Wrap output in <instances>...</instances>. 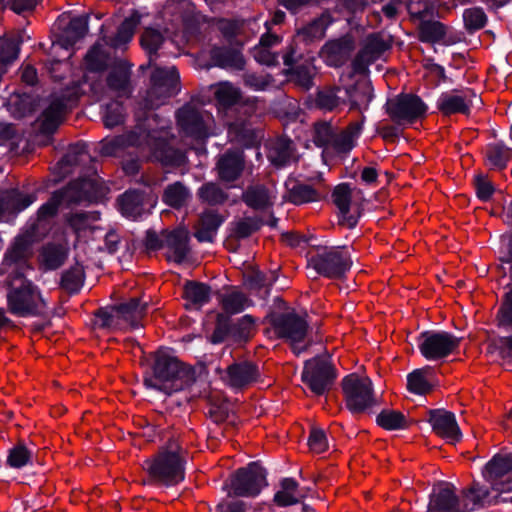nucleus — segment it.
<instances>
[{
  "mask_svg": "<svg viewBox=\"0 0 512 512\" xmlns=\"http://www.w3.org/2000/svg\"><path fill=\"white\" fill-rule=\"evenodd\" d=\"M169 134L166 121L158 115L149 113L143 119L137 115L135 129L126 135L103 140L100 153L111 156L117 154L120 148L135 146L163 164L180 165L184 161V154L169 146Z\"/></svg>",
  "mask_w": 512,
  "mask_h": 512,
  "instance_id": "f257e3e1",
  "label": "nucleus"
},
{
  "mask_svg": "<svg viewBox=\"0 0 512 512\" xmlns=\"http://www.w3.org/2000/svg\"><path fill=\"white\" fill-rule=\"evenodd\" d=\"M28 250L27 240L17 238L3 262V266L9 273L7 308L10 313L18 317L38 316L46 308V303L38 287L25 276V271L29 269L26 262Z\"/></svg>",
  "mask_w": 512,
  "mask_h": 512,
  "instance_id": "f03ea898",
  "label": "nucleus"
},
{
  "mask_svg": "<svg viewBox=\"0 0 512 512\" xmlns=\"http://www.w3.org/2000/svg\"><path fill=\"white\" fill-rule=\"evenodd\" d=\"M194 380L192 368L181 362L171 352L158 350L154 354L152 375L144 378V384L147 388L170 395L185 389Z\"/></svg>",
  "mask_w": 512,
  "mask_h": 512,
  "instance_id": "7ed1b4c3",
  "label": "nucleus"
},
{
  "mask_svg": "<svg viewBox=\"0 0 512 512\" xmlns=\"http://www.w3.org/2000/svg\"><path fill=\"white\" fill-rule=\"evenodd\" d=\"M187 452L177 440H169L157 454L144 462L149 481L166 486L176 485L184 479Z\"/></svg>",
  "mask_w": 512,
  "mask_h": 512,
  "instance_id": "20e7f679",
  "label": "nucleus"
},
{
  "mask_svg": "<svg viewBox=\"0 0 512 512\" xmlns=\"http://www.w3.org/2000/svg\"><path fill=\"white\" fill-rule=\"evenodd\" d=\"M178 84L179 75L174 67H156L151 74V86L144 98V108L150 110L163 105L178 92Z\"/></svg>",
  "mask_w": 512,
  "mask_h": 512,
  "instance_id": "39448f33",
  "label": "nucleus"
},
{
  "mask_svg": "<svg viewBox=\"0 0 512 512\" xmlns=\"http://www.w3.org/2000/svg\"><path fill=\"white\" fill-rule=\"evenodd\" d=\"M177 125L185 137L204 140L210 134L212 115L194 104H186L176 113Z\"/></svg>",
  "mask_w": 512,
  "mask_h": 512,
  "instance_id": "423d86ee",
  "label": "nucleus"
},
{
  "mask_svg": "<svg viewBox=\"0 0 512 512\" xmlns=\"http://www.w3.org/2000/svg\"><path fill=\"white\" fill-rule=\"evenodd\" d=\"M332 198L339 210V223L353 228L357 224L365 201L363 192L348 184H340L335 187Z\"/></svg>",
  "mask_w": 512,
  "mask_h": 512,
  "instance_id": "0eeeda50",
  "label": "nucleus"
},
{
  "mask_svg": "<svg viewBox=\"0 0 512 512\" xmlns=\"http://www.w3.org/2000/svg\"><path fill=\"white\" fill-rule=\"evenodd\" d=\"M351 264L349 255L338 248H319L308 260L309 267L328 278H340Z\"/></svg>",
  "mask_w": 512,
  "mask_h": 512,
  "instance_id": "6e6552de",
  "label": "nucleus"
},
{
  "mask_svg": "<svg viewBox=\"0 0 512 512\" xmlns=\"http://www.w3.org/2000/svg\"><path fill=\"white\" fill-rule=\"evenodd\" d=\"M347 408L360 413L375 404L372 382L368 377L350 374L342 381Z\"/></svg>",
  "mask_w": 512,
  "mask_h": 512,
  "instance_id": "1a4fd4ad",
  "label": "nucleus"
},
{
  "mask_svg": "<svg viewBox=\"0 0 512 512\" xmlns=\"http://www.w3.org/2000/svg\"><path fill=\"white\" fill-rule=\"evenodd\" d=\"M267 485L266 472L257 463L252 462L241 468L231 477L228 495L254 497Z\"/></svg>",
  "mask_w": 512,
  "mask_h": 512,
  "instance_id": "9d476101",
  "label": "nucleus"
},
{
  "mask_svg": "<svg viewBox=\"0 0 512 512\" xmlns=\"http://www.w3.org/2000/svg\"><path fill=\"white\" fill-rule=\"evenodd\" d=\"M271 324L276 334L287 339L295 353H300L305 349V345L300 346L304 342L307 334V322L294 312H285L274 314L271 317Z\"/></svg>",
  "mask_w": 512,
  "mask_h": 512,
  "instance_id": "9b49d317",
  "label": "nucleus"
},
{
  "mask_svg": "<svg viewBox=\"0 0 512 512\" xmlns=\"http://www.w3.org/2000/svg\"><path fill=\"white\" fill-rule=\"evenodd\" d=\"M427 107L413 94H400L386 103V111L392 121L402 125L424 117Z\"/></svg>",
  "mask_w": 512,
  "mask_h": 512,
  "instance_id": "f8f14e48",
  "label": "nucleus"
},
{
  "mask_svg": "<svg viewBox=\"0 0 512 512\" xmlns=\"http://www.w3.org/2000/svg\"><path fill=\"white\" fill-rule=\"evenodd\" d=\"M459 338L447 332L426 331L419 337L418 347L427 360H439L459 346Z\"/></svg>",
  "mask_w": 512,
  "mask_h": 512,
  "instance_id": "ddd939ff",
  "label": "nucleus"
},
{
  "mask_svg": "<svg viewBox=\"0 0 512 512\" xmlns=\"http://www.w3.org/2000/svg\"><path fill=\"white\" fill-rule=\"evenodd\" d=\"M483 477L498 493L512 491V455L497 454L486 465Z\"/></svg>",
  "mask_w": 512,
  "mask_h": 512,
  "instance_id": "4468645a",
  "label": "nucleus"
},
{
  "mask_svg": "<svg viewBox=\"0 0 512 512\" xmlns=\"http://www.w3.org/2000/svg\"><path fill=\"white\" fill-rule=\"evenodd\" d=\"M336 377L335 371L328 360L314 358L306 362L302 380L317 395L328 390Z\"/></svg>",
  "mask_w": 512,
  "mask_h": 512,
  "instance_id": "2eb2a0df",
  "label": "nucleus"
},
{
  "mask_svg": "<svg viewBox=\"0 0 512 512\" xmlns=\"http://www.w3.org/2000/svg\"><path fill=\"white\" fill-rule=\"evenodd\" d=\"M217 372L227 386L237 390L247 388L260 377L257 365L247 360L235 361L225 370L217 369Z\"/></svg>",
  "mask_w": 512,
  "mask_h": 512,
  "instance_id": "dca6fc26",
  "label": "nucleus"
},
{
  "mask_svg": "<svg viewBox=\"0 0 512 512\" xmlns=\"http://www.w3.org/2000/svg\"><path fill=\"white\" fill-rule=\"evenodd\" d=\"M428 512H470V507L466 499L457 497L452 485L441 483L430 495Z\"/></svg>",
  "mask_w": 512,
  "mask_h": 512,
  "instance_id": "f3484780",
  "label": "nucleus"
},
{
  "mask_svg": "<svg viewBox=\"0 0 512 512\" xmlns=\"http://www.w3.org/2000/svg\"><path fill=\"white\" fill-rule=\"evenodd\" d=\"M355 49L353 36L346 34L338 39L328 41L321 49V56L330 66H341L348 61Z\"/></svg>",
  "mask_w": 512,
  "mask_h": 512,
  "instance_id": "a211bd4d",
  "label": "nucleus"
},
{
  "mask_svg": "<svg viewBox=\"0 0 512 512\" xmlns=\"http://www.w3.org/2000/svg\"><path fill=\"white\" fill-rule=\"evenodd\" d=\"M389 47L390 44L382 35L377 33L369 35L365 40L364 47L353 60L354 71L365 72L368 65L379 58Z\"/></svg>",
  "mask_w": 512,
  "mask_h": 512,
  "instance_id": "6ab92c4d",
  "label": "nucleus"
},
{
  "mask_svg": "<svg viewBox=\"0 0 512 512\" xmlns=\"http://www.w3.org/2000/svg\"><path fill=\"white\" fill-rule=\"evenodd\" d=\"M429 422L437 435L451 443L458 442L462 437L455 415L452 412L444 409L430 410Z\"/></svg>",
  "mask_w": 512,
  "mask_h": 512,
  "instance_id": "aec40b11",
  "label": "nucleus"
},
{
  "mask_svg": "<svg viewBox=\"0 0 512 512\" xmlns=\"http://www.w3.org/2000/svg\"><path fill=\"white\" fill-rule=\"evenodd\" d=\"M189 239V232L184 228L165 231L164 241L167 260L178 264L186 261L190 253Z\"/></svg>",
  "mask_w": 512,
  "mask_h": 512,
  "instance_id": "412c9836",
  "label": "nucleus"
},
{
  "mask_svg": "<svg viewBox=\"0 0 512 512\" xmlns=\"http://www.w3.org/2000/svg\"><path fill=\"white\" fill-rule=\"evenodd\" d=\"M245 166L244 154L241 151H227L221 155L216 164L218 177L229 183L237 180Z\"/></svg>",
  "mask_w": 512,
  "mask_h": 512,
  "instance_id": "4be33fe9",
  "label": "nucleus"
},
{
  "mask_svg": "<svg viewBox=\"0 0 512 512\" xmlns=\"http://www.w3.org/2000/svg\"><path fill=\"white\" fill-rule=\"evenodd\" d=\"M95 186L94 180L83 178L71 182L67 187L57 192L61 195L63 202L72 204L95 198L97 196Z\"/></svg>",
  "mask_w": 512,
  "mask_h": 512,
  "instance_id": "5701e85b",
  "label": "nucleus"
},
{
  "mask_svg": "<svg viewBox=\"0 0 512 512\" xmlns=\"http://www.w3.org/2000/svg\"><path fill=\"white\" fill-rule=\"evenodd\" d=\"M267 157L269 161L282 167L296 160L295 147L288 138L280 137L267 142Z\"/></svg>",
  "mask_w": 512,
  "mask_h": 512,
  "instance_id": "b1692460",
  "label": "nucleus"
},
{
  "mask_svg": "<svg viewBox=\"0 0 512 512\" xmlns=\"http://www.w3.org/2000/svg\"><path fill=\"white\" fill-rule=\"evenodd\" d=\"M276 198L273 185L252 184L242 195L245 204L255 210H263L273 205Z\"/></svg>",
  "mask_w": 512,
  "mask_h": 512,
  "instance_id": "393cba45",
  "label": "nucleus"
},
{
  "mask_svg": "<svg viewBox=\"0 0 512 512\" xmlns=\"http://www.w3.org/2000/svg\"><path fill=\"white\" fill-rule=\"evenodd\" d=\"M131 69L123 60L117 61L107 77V86L117 96H128L131 93Z\"/></svg>",
  "mask_w": 512,
  "mask_h": 512,
  "instance_id": "a878e982",
  "label": "nucleus"
},
{
  "mask_svg": "<svg viewBox=\"0 0 512 512\" xmlns=\"http://www.w3.org/2000/svg\"><path fill=\"white\" fill-rule=\"evenodd\" d=\"M210 58L215 66L230 70H243L246 61L242 53L235 48L214 47L210 51Z\"/></svg>",
  "mask_w": 512,
  "mask_h": 512,
  "instance_id": "bb28decb",
  "label": "nucleus"
},
{
  "mask_svg": "<svg viewBox=\"0 0 512 512\" xmlns=\"http://www.w3.org/2000/svg\"><path fill=\"white\" fill-rule=\"evenodd\" d=\"M472 100L467 93L450 92L444 93L440 96L437 102L438 109L444 115H451L455 113L468 114Z\"/></svg>",
  "mask_w": 512,
  "mask_h": 512,
  "instance_id": "cd10ccee",
  "label": "nucleus"
},
{
  "mask_svg": "<svg viewBox=\"0 0 512 512\" xmlns=\"http://www.w3.org/2000/svg\"><path fill=\"white\" fill-rule=\"evenodd\" d=\"M362 129V122H353L346 129L335 130V137L331 141L329 150L335 153H347L355 145V140L359 136Z\"/></svg>",
  "mask_w": 512,
  "mask_h": 512,
  "instance_id": "c85d7f7f",
  "label": "nucleus"
},
{
  "mask_svg": "<svg viewBox=\"0 0 512 512\" xmlns=\"http://www.w3.org/2000/svg\"><path fill=\"white\" fill-rule=\"evenodd\" d=\"M68 99L64 96H54L49 106L42 114V129L47 132L53 131L61 122L68 107Z\"/></svg>",
  "mask_w": 512,
  "mask_h": 512,
  "instance_id": "c756f323",
  "label": "nucleus"
},
{
  "mask_svg": "<svg viewBox=\"0 0 512 512\" xmlns=\"http://www.w3.org/2000/svg\"><path fill=\"white\" fill-rule=\"evenodd\" d=\"M118 307L121 310L126 329H135L141 326V321L146 314L147 302H143L140 298H131Z\"/></svg>",
  "mask_w": 512,
  "mask_h": 512,
  "instance_id": "7c9ffc66",
  "label": "nucleus"
},
{
  "mask_svg": "<svg viewBox=\"0 0 512 512\" xmlns=\"http://www.w3.org/2000/svg\"><path fill=\"white\" fill-rule=\"evenodd\" d=\"M221 223L222 218L218 213L206 211L201 214L194 235L200 242H212Z\"/></svg>",
  "mask_w": 512,
  "mask_h": 512,
  "instance_id": "2f4dec72",
  "label": "nucleus"
},
{
  "mask_svg": "<svg viewBox=\"0 0 512 512\" xmlns=\"http://www.w3.org/2000/svg\"><path fill=\"white\" fill-rule=\"evenodd\" d=\"M94 326L102 329H126L118 305L99 309L95 313Z\"/></svg>",
  "mask_w": 512,
  "mask_h": 512,
  "instance_id": "473e14b6",
  "label": "nucleus"
},
{
  "mask_svg": "<svg viewBox=\"0 0 512 512\" xmlns=\"http://www.w3.org/2000/svg\"><path fill=\"white\" fill-rule=\"evenodd\" d=\"M304 497L298 489V483L292 478H284L280 490L274 495V502L279 507L297 504Z\"/></svg>",
  "mask_w": 512,
  "mask_h": 512,
  "instance_id": "72a5a7b5",
  "label": "nucleus"
},
{
  "mask_svg": "<svg viewBox=\"0 0 512 512\" xmlns=\"http://www.w3.org/2000/svg\"><path fill=\"white\" fill-rule=\"evenodd\" d=\"M191 198L190 190L182 183L169 184L163 191L162 201L172 207L179 209L186 205Z\"/></svg>",
  "mask_w": 512,
  "mask_h": 512,
  "instance_id": "f704fd0d",
  "label": "nucleus"
},
{
  "mask_svg": "<svg viewBox=\"0 0 512 512\" xmlns=\"http://www.w3.org/2000/svg\"><path fill=\"white\" fill-rule=\"evenodd\" d=\"M210 294V287L203 283L189 281L184 286L183 296L187 301V307H201L209 301Z\"/></svg>",
  "mask_w": 512,
  "mask_h": 512,
  "instance_id": "c9c22d12",
  "label": "nucleus"
},
{
  "mask_svg": "<svg viewBox=\"0 0 512 512\" xmlns=\"http://www.w3.org/2000/svg\"><path fill=\"white\" fill-rule=\"evenodd\" d=\"M325 190L319 185L312 187L306 184H296L288 192V200L294 204H303L307 202L318 201Z\"/></svg>",
  "mask_w": 512,
  "mask_h": 512,
  "instance_id": "e433bc0d",
  "label": "nucleus"
},
{
  "mask_svg": "<svg viewBox=\"0 0 512 512\" xmlns=\"http://www.w3.org/2000/svg\"><path fill=\"white\" fill-rule=\"evenodd\" d=\"M217 102L223 107L236 104L241 98V91L231 82L223 81L211 86Z\"/></svg>",
  "mask_w": 512,
  "mask_h": 512,
  "instance_id": "4c0bfd02",
  "label": "nucleus"
},
{
  "mask_svg": "<svg viewBox=\"0 0 512 512\" xmlns=\"http://www.w3.org/2000/svg\"><path fill=\"white\" fill-rule=\"evenodd\" d=\"M23 42V33L18 32L10 37L0 40V63L3 66L14 62L19 55L20 45Z\"/></svg>",
  "mask_w": 512,
  "mask_h": 512,
  "instance_id": "58836bf2",
  "label": "nucleus"
},
{
  "mask_svg": "<svg viewBox=\"0 0 512 512\" xmlns=\"http://www.w3.org/2000/svg\"><path fill=\"white\" fill-rule=\"evenodd\" d=\"M334 127L330 122L327 121H317L313 124L312 127V141L313 143L320 148H323L325 151H329V146L333 137H335Z\"/></svg>",
  "mask_w": 512,
  "mask_h": 512,
  "instance_id": "ea45409f",
  "label": "nucleus"
},
{
  "mask_svg": "<svg viewBox=\"0 0 512 512\" xmlns=\"http://www.w3.org/2000/svg\"><path fill=\"white\" fill-rule=\"evenodd\" d=\"M220 304L226 314L233 315L242 312L246 307L251 305V301L239 291H231L223 294Z\"/></svg>",
  "mask_w": 512,
  "mask_h": 512,
  "instance_id": "a19ab883",
  "label": "nucleus"
},
{
  "mask_svg": "<svg viewBox=\"0 0 512 512\" xmlns=\"http://www.w3.org/2000/svg\"><path fill=\"white\" fill-rule=\"evenodd\" d=\"M140 20V14L138 12H133L131 16L122 22L110 44L117 48L128 43L134 35L135 28L140 24Z\"/></svg>",
  "mask_w": 512,
  "mask_h": 512,
  "instance_id": "79ce46f5",
  "label": "nucleus"
},
{
  "mask_svg": "<svg viewBox=\"0 0 512 512\" xmlns=\"http://www.w3.org/2000/svg\"><path fill=\"white\" fill-rule=\"evenodd\" d=\"M118 202L123 215L131 218H136L141 215L143 199L139 192L128 191L120 196Z\"/></svg>",
  "mask_w": 512,
  "mask_h": 512,
  "instance_id": "37998d69",
  "label": "nucleus"
},
{
  "mask_svg": "<svg viewBox=\"0 0 512 512\" xmlns=\"http://www.w3.org/2000/svg\"><path fill=\"white\" fill-rule=\"evenodd\" d=\"M199 199L208 205H221L228 199V194L216 183L208 182L198 190Z\"/></svg>",
  "mask_w": 512,
  "mask_h": 512,
  "instance_id": "c03bdc74",
  "label": "nucleus"
},
{
  "mask_svg": "<svg viewBox=\"0 0 512 512\" xmlns=\"http://www.w3.org/2000/svg\"><path fill=\"white\" fill-rule=\"evenodd\" d=\"M108 54L102 49L100 44H95L86 54L84 64L88 71L100 72L108 66Z\"/></svg>",
  "mask_w": 512,
  "mask_h": 512,
  "instance_id": "a18cd8bd",
  "label": "nucleus"
},
{
  "mask_svg": "<svg viewBox=\"0 0 512 512\" xmlns=\"http://www.w3.org/2000/svg\"><path fill=\"white\" fill-rule=\"evenodd\" d=\"M99 219L97 212H75L67 215V222L73 231L80 235L87 229L93 228V224Z\"/></svg>",
  "mask_w": 512,
  "mask_h": 512,
  "instance_id": "49530a36",
  "label": "nucleus"
},
{
  "mask_svg": "<svg viewBox=\"0 0 512 512\" xmlns=\"http://www.w3.org/2000/svg\"><path fill=\"white\" fill-rule=\"evenodd\" d=\"M429 368L416 369L407 377V388L415 394H427L432 390V385L427 379Z\"/></svg>",
  "mask_w": 512,
  "mask_h": 512,
  "instance_id": "de8ad7c7",
  "label": "nucleus"
},
{
  "mask_svg": "<svg viewBox=\"0 0 512 512\" xmlns=\"http://www.w3.org/2000/svg\"><path fill=\"white\" fill-rule=\"evenodd\" d=\"M84 282V269L81 265L76 264L69 270L65 271L62 279L61 286L69 293L79 291Z\"/></svg>",
  "mask_w": 512,
  "mask_h": 512,
  "instance_id": "09e8293b",
  "label": "nucleus"
},
{
  "mask_svg": "<svg viewBox=\"0 0 512 512\" xmlns=\"http://www.w3.org/2000/svg\"><path fill=\"white\" fill-rule=\"evenodd\" d=\"M339 87L324 88L317 93L316 106L322 110L332 111L342 102V98L338 96Z\"/></svg>",
  "mask_w": 512,
  "mask_h": 512,
  "instance_id": "8fccbe9b",
  "label": "nucleus"
},
{
  "mask_svg": "<svg viewBox=\"0 0 512 512\" xmlns=\"http://www.w3.org/2000/svg\"><path fill=\"white\" fill-rule=\"evenodd\" d=\"M377 423L386 430L404 429L408 426L406 417L395 410H383L377 416Z\"/></svg>",
  "mask_w": 512,
  "mask_h": 512,
  "instance_id": "3c124183",
  "label": "nucleus"
},
{
  "mask_svg": "<svg viewBox=\"0 0 512 512\" xmlns=\"http://www.w3.org/2000/svg\"><path fill=\"white\" fill-rule=\"evenodd\" d=\"M489 490L478 482H473L472 486L462 492V499L469 502L470 511L478 506H483L489 498Z\"/></svg>",
  "mask_w": 512,
  "mask_h": 512,
  "instance_id": "603ef678",
  "label": "nucleus"
},
{
  "mask_svg": "<svg viewBox=\"0 0 512 512\" xmlns=\"http://www.w3.org/2000/svg\"><path fill=\"white\" fill-rule=\"evenodd\" d=\"M42 261L46 268L57 269L66 258V252L61 245H47L42 250Z\"/></svg>",
  "mask_w": 512,
  "mask_h": 512,
  "instance_id": "864d4df0",
  "label": "nucleus"
},
{
  "mask_svg": "<svg viewBox=\"0 0 512 512\" xmlns=\"http://www.w3.org/2000/svg\"><path fill=\"white\" fill-rule=\"evenodd\" d=\"M420 40L424 42H437L445 35L443 24L438 21H423L419 26Z\"/></svg>",
  "mask_w": 512,
  "mask_h": 512,
  "instance_id": "5fc2aeb1",
  "label": "nucleus"
},
{
  "mask_svg": "<svg viewBox=\"0 0 512 512\" xmlns=\"http://www.w3.org/2000/svg\"><path fill=\"white\" fill-rule=\"evenodd\" d=\"M88 32V19L84 16L75 17L70 20L66 30L65 38L68 43L73 44L83 38Z\"/></svg>",
  "mask_w": 512,
  "mask_h": 512,
  "instance_id": "6e6d98bb",
  "label": "nucleus"
},
{
  "mask_svg": "<svg viewBox=\"0 0 512 512\" xmlns=\"http://www.w3.org/2000/svg\"><path fill=\"white\" fill-rule=\"evenodd\" d=\"M32 458V451L23 442H18L9 452L7 462L13 468L27 465Z\"/></svg>",
  "mask_w": 512,
  "mask_h": 512,
  "instance_id": "4d7b16f0",
  "label": "nucleus"
},
{
  "mask_svg": "<svg viewBox=\"0 0 512 512\" xmlns=\"http://www.w3.org/2000/svg\"><path fill=\"white\" fill-rule=\"evenodd\" d=\"M90 158L86 151V146L84 144H76L69 147L60 164L62 166H76L86 163Z\"/></svg>",
  "mask_w": 512,
  "mask_h": 512,
  "instance_id": "13d9d810",
  "label": "nucleus"
},
{
  "mask_svg": "<svg viewBox=\"0 0 512 512\" xmlns=\"http://www.w3.org/2000/svg\"><path fill=\"white\" fill-rule=\"evenodd\" d=\"M511 156V150L501 144L491 145L487 151L490 164L498 169L504 168Z\"/></svg>",
  "mask_w": 512,
  "mask_h": 512,
  "instance_id": "bf43d9fd",
  "label": "nucleus"
},
{
  "mask_svg": "<svg viewBox=\"0 0 512 512\" xmlns=\"http://www.w3.org/2000/svg\"><path fill=\"white\" fill-rule=\"evenodd\" d=\"M315 74V66L310 62H306L302 65H299L294 70V80L297 85L305 90H308L313 86V78Z\"/></svg>",
  "mask_w": 512,
  "mask_h": 512,
  "instance_id": "052dcab7",
  "label": "nucleus"
},
{
  "mask_svg": "<svg viewBox=\"0 0 512 512\" xmlns=\"http://www.w3.org/2000/svg\"><path fill=\"white\" fill-rule=\"evenodd\" d=\"M104 125L107 128H113L124 121V108L119 102H112L107 105L103 116Z\"/></svg>",
  "mask_w": 512,
  "mask_h": 512,
  "instance_id": "680f3d73",
  "label": "nucleus"
},
{
  "mask_svg": "<svg viewBox=\"0 0 512 512\" xmlns=\"http://www.w3.org/2000/svg\"><path fill=\"white\" fill-rule=\"evenodd\" d=\"M261 226L258 218L247 217L235 222L234 235L238 238H246L256 232Z\"/></svg>",
  "mask_w": 512,
  "mask_h": 512,
  "instance_id": "e2e57ef3",
  "label": "nucleus"
},
{
  "mask_svg": "<svg viewBox=\"0 0 512 512\" xmlns=\"http://www.w3.org/2000/svg\"><path fill=\"white\" fill-rule=\"evenodd\" d=\"M162 34L154 29H146L141 36V45L149 53H155L163 43Z\"/></svg>",
  "mask_w": 512,
  "mask_h": 512,
  "instance_id": "0e129e2a",
  "label": "nucleus"
},
{
  "mask_svg": "<svg viewBox=\"0 0 512 512\" xmlns=\"http://www.w3.org/2000/svg\"><path fill=\"white\" fill-rule=\"evenodd\" d=\"M465 27L469 30H477L484 26L486 16L480 8L466 9L463 13Z\"/></svg>",
  "mask_w": 512,
  "mask_h": 512,
  "instance_id": "69168bd1",
  "label": "nucleus"
},
{
  "mask_svg": "<svg viewBox=\"0 0 512 512\" xmlns=\"http://www.w3.org/2000/svg\"><path fill=\"white\" fill-rule=\"evenodd\" d=\"M331 21V17L328 14H323L308 25L303 32L311 38L321 39L324 37L326 28Z\"/></svg>",
  "mask_w": 512,
  "mask_h": 512,
  "instance_id": "338daca9",
  "label": "nucleus"
},
{
  "mask_svg": "<svg viewBox=\"0 0 512 512\" xmlns=\"http://www.w3.org/2000/svg\"><path fill=\"white\" fill-rule=\"evenodd\" d=\"M252 53L254 59L262 65L276 66L279 63V54L274 52L271 48L255 46Z\"/></svg>",
  "mask_w": 512,
  "mask_h": 512,
  "instance_id": "774afa93",
  "label": "nucleus"
}]
</instances>
